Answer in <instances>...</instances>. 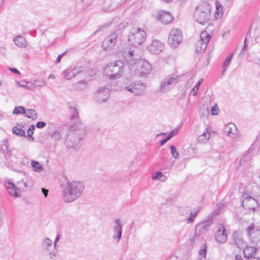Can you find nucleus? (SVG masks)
Here are the masks:
<instances>
[{
	"label": "nucleus",
	"mask_w": 260,
	"mask_h": 260,
	"mask_svg": "<svg viewBox=\"0 0 260 260\" xmlns=\"http://www.w3.org/2000/svg\"><path fill=\"white\" fill-rule=\"evenodd\" d=\"M218 108L217 106H213L211 109V113L212 115H216L218 114Z\"/></svg>",
	"instance_id": "49"
},
{
	"label": "nucleus",
	"mask_w": 260,
	"mask_h": 260,
	"mask_svg": "<svg viewBox=\"0 0 260 260\" xmlns=\"http://www.w3.org/2000/svg\"><path fill=\"white\" fill-rule=\"evenodd\" d=\"M110 90L107 87H101L96 93L95 97L99 103H102L110 97Z\"/></svg>",
	"instance_id": "15"
},
{
	"label": "nucleus",
	"mask_w": 260,
	"mask_h": 260,
	"mask_svg": "<svg viewBox=\"0 0 260 260\" xmlns=\"http://www.w3.org/2000/svg\"><path fill=\"white\" fill-rule=\"evenodd\" d=\"M12 131L14 134L18 136L22 137L25 136V133L22 129L18 128L16 126L13 127Z\"/></svg>",
	"instance_id": "35"
},
{
	"label": "nucleus",
	"mask_w": 260,
	"mask_h": 260,
	"mask_svg": "<svg viewBox=\"0 0 260 260\" xmlns=\"http://www.w3.org/2000/svg\"><path fill=\"white\" fill-rule=\"evenodd\" d=\"M179 77L178 75H173L167 77L160 83V92L164 93L168 91L179 81Z\"/></svg>",
	"instance_id": "10"
},
{
	"label": "nucleus",
	"mask_w": 260,
	"mask_h": 260,
	"mask_svg": "<svg viewBox=\"0 0 260 260\" xmlns=\"http://www.w3.org/2000/svg\"><path fill=\"white\" fill-rule=\"evenodd\" d=\"M179 77L178 75H173L167 77L160 83V92L164 93L168 91L179 81Z\"/></svg>",
	"instance_id": "9"
},
{
	"label": "nucleus",
	"mask_w": 260,
	"mask_h": 260,
	"mask_svg": "<svg viewBox=\"0 0 260 260\" xmlns=\"http://www.w3.org/2000/svg\"><path fill=\"white\" fill-rule=\"evenodd\" d=\"M46 124L43 121H39L36 123V127L38 128H42L46 126Z\"/></svg>",
	"instance_id": "50"
},
{
	"label": "nucleus",
	"mask_w": 260,
	"mask_h": 260,
	"mask_svg": "<svg viewBox=\"0 0 260 260\" xmlns=\"http://www.w3.org/2000/svg\"><path fill=\"white\" fill-rule=\"evenodd\" d=\"M125 89L132 92L134 95L141 96L146 93L147 87L145 83H142L141 81H138L126 86Z\"/></svg>",
	"instance_id": "7"
},
{
	"label": "nucleus",
	"mask_w": 260,
	"mask_h": 260,
	"mask_svg": "<svg viewBox=\"0 0 260 260\" xmlns=\"http://www.w3.org/2000/svg\"><path fill=\"white\" fill-rule=\"evenodd\" d=\"M35 129L34 125H31L28 127V129L27 130V137H28V140L33 141L34 140V138L32 136V135L34 134V130Z\"/></svg>",
	"instance_id": "36"
},
{
	"label": "nucleus",
	"mask_w": 260,
	"mask_h": 260,
	"mask_svg": "<svg viewBox=\"0 0 260 260\" xmlns=\"http://www.w3.org/2000/svg\"><path fill=\"white\" fill-rule=\"evenodd\" d=\"M115 225L114 227V234L112 238L119 242L120 240L122 233V224L119 219H117L115 221Z\"/></svg>",
	"instance_id": "17"
},
{
	"label": "nucleus",
	"mask_w": 260,
	"mask_h": 260,
	"mask_svg": "<svg viewBox=\"0 0 260 260\" xmlns=\"http://www.w3.org/2000/svg\"><path fill=\"white\" fill-rule=\"evenodd\" d=\"M42 192L44 194L45 197H47L48 195V190L44 188H42Z\"/></svg>",
	"instance_id": "56"
},
{
	"label": "nucleus",
	"mask_w": 260,
	"mask_h": 260,
	"mask_svg": "<svg viewBox=\"0 0 260 260\" xmlns=\"http://www.w3.org/2000/svg\"><path fill=\"white\" fill-rule=\"evenodd\" d=\"M126 0H113L114 3H115L116 5L117 8L121 5L123 3H124Z\"/></svg>",
	"instance_id": "52"
},
{
	"label": "nucleus",
	"mask_w": 260,
	"mask_h": 260,
	"mask_svg": "<svg viewBox=\"0 0 260 260\" xmlns=\"http://www.w3.org/2000/svg\"><path fill=\"white\" fill-rule=\"evenodd\" d=\"M26 110L23 106H19L15 107L13 111L14 114H25Z\"/></svg>",
	"instance_id": "37"
},
{
	"label": "nucleus",
	"mask_w": 260,
	"mask_h": 260,
	"mask_svg": "<svg viewBox=\"0 0 260 260\" xmlns=\"http://www.w3.org/2000/svg\"><path fill=\"white\" fill-rule=\"evenodd\" d=\"M190 210H189V209H181L180 210V213H181V214L183 216H184L185 217H187V215L188 214H189V211H190Z\"/></svg>",
	"instance_id": "51"
},
{
	"label": "nucleus",
	"mask_w": 260,
	"mask_h": 260,
	"mask_svg": "<svg viewBox=\"0 0 260 260\" xmlns=\"http://www.w3.org/2000/svg\"><path fill=\"white\" fill-rule=\"evenodd\" d=\"M235 260H242V257L240 255L237 254L235 256Z\"/></svg>",
	"instance_id": "63"
},
{
	"label": "nucleus",
	"mask_w": 260,
	"mask_h": 260,
	"mask_svg": "<svg viewBox=\"0 0 260 260\" xmlns=\"http://www.w3.org/2000/svg\"><path fill=\"white\" fill-rule=\"evenodd\" d=\"M87 83L84 81H79L73 84L74 89L77 90H83L86 87Z\"/></svg>",
	"instance_id": "29"
},
{
	"label": "nucleus",
	"mask_w": 260,
	"mask_h": 260,
	"mask_svg": "<svg viewBox=\"0 0 260 260\" xmlns=\"http://www.w3.org/2000/svg\"><path fill=\"white\" fill-rule=\"evenodd\" d=\"M59 239H60V235L58 234L56 236L55 239L54 240V247H56V243L58 242V241L59 240Z\"/></svg>",
	"instance_id": "57"
},
{
	"label": "nucleus",
	"mask_w": 260,
	"mask_h": 260,
	"mask_svg": "<svg viewBox=\"0 0 260 260\" xmlns=\"http://www.w3.org/2000/svg\"><path fill=\"white\" fill-rule=\"evenodd\" d=\"M166 260H178L177 257L175 255H172L167 258Z\"/></svg>",
	"instance_id": "62"
},
{
	"label": "nucleus",
	"mask_w": 260,
	"mask_h": 260,
	"mask_svg": "<svg viewBox=\"0 0 260 260\" xmlns=\"http://www.w3.org/2000/svg\"><path fill=\"white\" fill-rule=\"evenodd\" d=\"M164 48L163 44L157 40L152 41L151 44L148 47V51L153 54H158L162 51Z\"/></svg>",
	"instance_id": "16"
},
{
	"label": "nucleus",
	"mask_w": 260,
	"mask_h": 260,
	"mask_svg": "<svg viewBox=\"0 0 260 260\" xmlns=\"http://www.w3.org/2000/svg\"><path fill=\"white\" fill-rule=\"evenodd\" d=\"M170 149L171 151V154L172 155L173 157L175 159L178 158L179 154L176 147L174 145H171Z\"/></svg>",
	"instance_id": "40"
},
{
	"label": "nucleus",
	"mask_w": 260,
	"mask_h": 260,
	"mask_svg": "<svg viewBox=\"0 0 260 260\" xmlns=\"http://www.w3.org/2000/svg\"><path fill=\"white\" fill-rule=\"evenodd\" d=\"M119 38V34L115 32L108 36L103 42L102 47L104 50H110L112 49Z\"/></svg>",
	"instance_id": "13"
},
{
	"label": "nucleus",
	"mask_w": 260,
	"mask_h": 260,
	"mask_svg": "<svg viewBox=\"0 0 260 260\" xmlns=\"http://www.w3.org/2000/svg\"><path fill=\"white\" fill-rule=\"evenodd\" d=\"M117 8L113 0H105L103 4V9L105 11H112Z\"/></svg>",
	"instance_id": "24"
},
{
	"label": "nucleus",
	"mask_w": 260,
	"mask_h": 260,
	"mask_svg": "<svg viewBox=\"0 0 260 260\" xmlns=\"http://www.w3.org/2000/svg\"><path fill=\"white\" fill-rule=\"evenodd\" d=\"M34 82L36 83V86L39 87L44 86L46 85V82L42 79H36Z\"/></svg>",
	"instance_id": "44"
},
{
	"label": "nucleus",
	"mask_w": 260,
	"mask_h": 260,
	"mask_svg": "<svg viewBox=\"0 0 260 260\" xmlns=\"http://www.w3.org/2000/svg\"><path fill=\"white\" fill-rule=\"evenodd\" d=\"M224 132L228 136L235 138L237 136V127L234 123H228L224 127Z\"/></svg>",
	"instance_id": "21"
},
{
	"label": "nucleus",
	"mask_w": 260,
	"mask_h": 260,
	"mask_svg": "<svg viewBox=\"0 0 260 260\" xmlns=\"http://www.w3.org/2000/svg\"><path fill=\"white\" fill-rule=\"evenodd\" d=\"M169 140L167 139V138H165V139H162L160 141V145H164L165 143H167V141H168Z\"/></svg>",
	"instance_id": "59"
},
{
	"label": "nucleus",
	"mask_w": 260,
	"mask_h": 260,
	"mask_svg": "<svg viewBox=\"0 0 260 260\" xmlns=\"http://www.w3.org/2000/svg\"><path fill=\"white\" fill-rule=\"evenodd\" d=\"M157 18L161 23L164 24L170 23L173 20V17L171 14L165 11L158 12Z\"/></svg>",
	"instance_id": "19"
},
{
	"label": "nucleus",
	"mask_w": 260,
	"mask_h": 260,
	"mask_svg": "<svg viewBox=\"0 0 260 260\" xmlns=\"http://www.w3.org/2000/svg\"><path fill=\"white\" fill-rule=\"evenodd\" d=\"M243 249V253L245 258L255 257L256 248L252 246H247Z\"/></svg>",
	"instance_id": "23"
},
{
	"label": "nucleus",
	"mask_w": 260,
	"mask_h": 260,
	"mask_svg": "<svg viewBox=\"0 0 260 260\" xmlns=\"http://www.w3.org/2000/svg\"><path fill=\"white\" fill-rule=\"evenodd\" d=\"M243 200L242 204L243 207L247 210H252L253 212L255 211V207L258 205L257 198L254 199L251 196H249L247 193H244L243 195Z\"/></svg>",
	"instance_id": "12"
},
{
	"label": "nucleus",
	"mask_w": 260,
	"mask_h": 260,
	"mask_svg": "<svg viewBox=\"0 0 260 260\" xmlns=\"http://www.w3.org/2000/svg\"><path fill=\"white\" fill-rule=\"evenodd\" d=\"M178 133V129H175L173 131H172L170 133H171V135L172 136H173V137H174V136L176 135Z\"/></svg>",
	"instance_id": "60"
},
{
	"label": "nucleus",
	"mask_w": 260,
	"mask_h": 260,
	"mask_svg": "<svg viewBox=\"0 0 260 260\" xmlns=\"http://www.w3.org/2000/svg\"><path fill=\"white\" fill-rule=\"evenodd\" d=\"M153 180H159L161 181H165L166 180V177L161 172H157L152 175Z\"/></svg>",
	"instance_id": "32"
},
{
	"label": "nucleus",
	"mask_w": 260,
	"mask_h": 260,
	"mask_svg": "<svg viewBox=\"0 0 260 260\" xmlns=\"http://www.w3.org/2000/svg\"><path fill=\"white\" fill-rule=\"evenodd\" d=\"M69 110L71 114V118L72 119H78L79 117V114L77 109L75 105L70 106L69 107Z\"/></svg>",
	"instance_id": "27"
},
{
	"label": "nucleus",
	"mask_w": 260,
	"mask_h": 260,
	"mask_svg": "<svg viewBox=\"0 0 260 260\" xmlns=\"http://www.w3.org/2000/svg\"><path fill=\"white\" fill-rule=\"evenodd\" d=\"M74 73H75V76L76 75L82 72L83 71V68L81 67H79L74 68L72 70Z\"/></svg>",
	"instance_id": "46"
},
{
	"label": "nucleus",
	"mask_w": 260,
	"mask_h": 260,
	"mask_svg": "<svg viewBox=\"0 0 260 260\" xmlns=\"http://www.w3.org/2000/svg\"><path fill=\"white\" fill-rule=\"evenodd\" d=\"M256 226L253 223H251L246 229L247 233L249 237L255 238V232Z\"/></svg>",
	"instance_id": "30"
},
{
	"label": "nucleus",
	"mask_w": 260,
	"mask_h": 260,
	"mask_svg": "<svg viewBox=\"0 0 260 260\" xmlns=\"http://www.w3.org/2000/svg\"><path fill=\"white\" fill-rule=\"evenodd\" d=\"M123 63L120 60L109 62L103 67V73L110 79L121 77L124 72Z\"/></svg>",
	"instance_id": "4"
},
{
	"label": "nucleus",
	"mask_w": 260,
	"mask_h": 260,
	"mask_svg": "<svg viewBox=\"0 0 260 260\" xmlns=\"http://www.w3.org/2000/svg\"><path fill=\"white\" fill-rule=\"evenodd\" d=\"M246 40H247V38H246L245 39V40H244V46L243 47V48H242V50H241V51L242 52H243L246 49V47H247Z\"/></svg>",
	"instance_id": "58"
},
{
	"label": "nucleus",
	"mask_w": 260,
	"mask_h": 260,
	"mask_svg": "<svg viewBox=\"0 0 260 260\" xmlns=\"http://www.w3.org/2000/svg\"><path fill=\"white\" fill-rule=\"evenodd\" d=\"M70 129V133L67 136L65 144L68 148L78 150L81 146L80 141L85 134V126L80 122H77L71 126Z\"/></svg>",
	"instance_id": "3"
},
{
	"label": "nucleus",
	"mask_w": 260,
	"mask_h": 260,
	"mask_svg": "<svg viewBox=\"0 0 260 260\" xmlns=\"http://www.w3.org/2000/svg\"><path fill=\"white\" fill-rule=\"evenodd\" d=\"M25 116L29 118H31L33 120H35L37 118L38 115L36 112L35 110L32 109H28L26 110Z\"/></svg>",
	"instance_id": "28"
},
{
	"label": "nucleus",
	"mask_w": 260,
	"mask_h": 260,
	"mask_svg": "<svg viewBox=\"0 0 260 260\" xmlns=\"http://www.w3.org/2000/svg\"><path fill=\"white\" fill-rule=\"evenodd\" d=\"M215 239L218 243H224L227 240L225 229L223 225H220L215 234Z\"/></svg>",
	"instance_id": "18"
},
{
	"label": "nucleus",
	"mask_w": 260,
	"mask_h": 260,
	"mask_svg": "<svg viewBox=\"0 0 260 260\" xmlns=\"http://www.w3.org/2000/svg\"><path fill=\"white\" fill-rule=\"evenodd\" d=\"M31 165L33 170L35 172H40L43 170L42 166L37 161L32 160Z\"/></svg>",
	"instance_id": "31"
},
{
	"label": "nucleus",
	"mask_w": 260,
	"mask_h": 260,
	"mask_svg": "<svg viewBox=\"0 0 260 260\" xmlns=\"http://www.w3.org/2000/svg\"><path fill=\"white\" fill-rule=\"evenodd\" d=\"M61 138V135L58 131L54 132L51 135V138L55 141L59 140Z\"/></svg>",
	"instance_id": "43"
},
{
	"label": "nucleus",
	"mask_w": 260,
	"mask_h": 260,
	"mask_svg": "<svg viewBox=\"0 0 260 260\" xmlns=\"http://www.w3.org/2000/svg\"><path fill=\"white\" fill-rule=\"evenodd\" d=\"M28 82L25 81H21L17 83V86L27 89Z\"/></svg>",
	"instance_id": "47"
},
{
	"label": "nucleus",
	"mask_w": 260,
	"mask_h": 260,
	"mask_svg": "<svg viewBox=\"0 0 260 260\" xmlns=\"http://www.w3.org/2000/svg\"><path fill=\"white\" fill-rule=\"evenodd\" d=\"M8 192L11 196L14 197H19L20 196V189L17 188L15 184L11 182H8V185L6 186Z\"/></svg>",
	"instance_id": "22"
},
{
	"label": "nucleus",
	"mask_w": 260,
	"mask_h": 260,
	"mask_svg": "<svg viewBox=\"0 0 260 260\" xmlns=\"http://www.w3.org/2000/svg\"><path fill=\"white\" fill-rule=\"evenodd\" d=\"M211 8L209 4L203 2L197 7L194 11V20L200 24H204L210 18Z\"/></svg>",
	"instance_id": "5"
},
{
	"label": "nucleus",
	"mask_w": 260,
	"mask_h": 260,
	"mask_svg": "<svg viewBox=\"0 0 260 260\" xmlns=\"http://www.w3.org/2000/svg\"><path fill=\"white\" fill-rule=\"evenodd\" d=\"M216 7L217 13L218 14V13L220 12L219 8H221V6L219 3H217V2H216Z\"/></svg>",
	"instance_id": "61"
},
{
	"label": "nucleus",
	"mask_w": 260,
	"mask_h": 260,
	"mask_svg": "<svg viewBox=\"0 0 260 260\" xmlns=\"http://www.w3.org/2000/svg\"><path fill=\"white\" fill-rule=\"evenodd\" d=\"M213 214H210L205 220L196 225V235L199 236L209 231L210 226L213 224Z\"/></svg>",
	"instance_id": "8"
},
{
	"label": "nucleus",
	"mask_w": 260,
	"mask_h": 260,
	"mask_svg": "<svg viewBox=\"0 0 260 260\" xmlns=\"http://www.w3.org/2000/svg\"><path fill=\"white\" fill-rule=\"evenodd\" d=\"M203 79L201 78L199 80L198 82L197 83V84L194 86V87L192 89L191 91L193 93H192L193 95H196L199 90V86H200L201 84L203 82Z\"/></svg>",
	"instance_id": "39"
},
{
	"label": "nucleus",
	"mask_w": 260,
	"mask_h": 260,
	"mask_svg": "<svg viewBox=\"0 0 260 260\" xmlns=\"http://www.w3.org/2000/svg\"><path fill=\"white\" fill-rule=\"evenodd\" d=\"M244 260H258L255 257L245 258Z\"/></svg>",
	"instance_id": "64"
},
{
	"label": "nucleus",
	"mask_w": 260,
	"mask_h": 260,
	"mask_svg": "<svg viewBox=\"0 0 260 260\" xmlns=\"http://www.w3.org/2000/svg\"><path fill=\"white\" fill-rule=\"evenodd\" d=\"M250 158V157L249 155L246 154L243 156L240 160V165H242L243 162H245L247 161H248Z\"/></svg>",
	"instance_id": "45"
},
{
	"label": "nucleus",
	"mask_w": 260,
	"mask_h": 260,
	"mask_svg": "<svg viewBox=\"0 0 260 260\" xmlns=\"http://www.w3.org/2000/svg\"><path fill=\"white\" fill-rule=\"evenodd\" d=\"M206 246H204L202 247L201 249L199 251V255L200 256L201 260H204L206 258Z\"/></svg>",
	"instance_id": "38"
},
{
	"label": "nucleus",
	"mask_w": 260,
	"mask_h": 260,
	"mask_svg": "<svg viewBox=\"0 0 260 260\" xmlns=\"http://www.w3.org/2000/svg\"><path fill=\"white\" fill-rule=\"evenodd\" d=\"M84 189L82 182L78 181H70L62 185V198L65 203L72 202L82 195Z\"/></svg>",
	"instance_id": "2"
},
{
	"label": "nucleus",
	"mask_w": 260,
	"mask_h": 260,
	"mask_svg": "<svg viewBox=\"0 0 260 260\" xmlns=\"http://www.w3.org/2000/svg\"><path fill=\"white\" fill-rule=\"evenodd\" d=\"M233 55V53H230L227 56V57L225 58L224 61H223V62L222 63V68H224V69L223 70L222 74H223V73L225 71L227 67L228 66H229V64H230V62H231V59L232 58Z\"/></svg>",
	"instance_id": "33"
},
{
	"label": "nucleus",
	"mask_w": 260,
	"mask_h": 260,
	"mask_svg": "<svg viewBox=\"0 0 260 260\" xmlns=\"http://www.w3.org/2000/svg\"><path fill=\"white\" fill-rule=\"evenodd\" d=\"M67 51L64 52L63 53H62L60 55H59L56 59V60H55V63H59L60 62V60L62 58V57L67 53Z\"/></svg>",
	"instance_id": "53"
},
{
	"label": "nucleus",
	"mask_w": 260,
	"mask_h": 260,
	"mask_svg": "<svg viewBox=\"0 0 260 260\" xmlns=\"http://www.w3.org/2000/svg\"><path fill=\"white\" fill-rule=\"evenodd\" d=\"M255 232V238L260 240V225L256 227Z\"/></svg>",
	"instance_id": "48"
},
{
	"label": "nucleus",
	"mask_w": 260,
	"mask_h": 260,
	"mask_svg": "<svg viewBox=\"0 0 260 260\" xmlns=\"http://www.w3.org/2000/svg\"><path fill=\"white\" fill-rule=\"evenodd\" d=\"M49 256L50 259H53L56 256V253L54 252H50L49 254Z\"/></svg>",
	"instance_id": "55"
},
{
	"label": "nucleus",
	"mask_w": 260,
	"mask_h": 260,
	"mask_svg": "<svg viewBox=\"0 0 260 260\" xmlns=\"http://www.w3.org/2000/svg\"><path fill=\"white\" fill-rule=\"evenodd\" d=\"M62 73L64 75V78L69 80L73 78L75 76V73H74L72 70L70 71L69 69L65 70Z\"/></svg>",
	"instance_id": "34"
},
{
	"label": "nucleus",
	"mask_w": 260,
	"mask_h": 260,
	"mask_svg": "<svg viewBox=\"0 0 260 260\" xmlns=\"http://www.w3.org/2000/svg\"><path fill=\"white\" fill-rule=\"evenodd\" d=\"M182 40L181 31L179 28L173 29L168 38L169 45L173 48L177 47Z\"/></svg>",
	"instance_id": "11"
},
{
	"label": "nucleus",
	"mask_w": 260,
	"mask_h": 260,
	"mask_svg": "<svg viewBox=\"0 0 260 260\" xmlns=\"http://www.w3.org/2000/svg\"><path fill=\"white\" fill-rule=\"evenodd\" d=\"M146 33L140 27L134 28L131 31L128 41L132 44L123 51V56L129 64L135 63L141 56L140 49L137 45L142 44L145 40Z\"/></svg>",
	"instance_id": "1"
},
{
	"label": "nucleus",
	"mask_w": 260,
	"mask_h": 260,
	"mask_svg": "<svg viewBox=\"0 0 260 260\" xmlns=\"http://www.w3.org/2000/svg\"><path fill=\"white\" fill-rule=\"evenodd\" d=\"M198 212V211H197L194 213H193L190 210L189 213V216L187 219L189 223H191L193 222L194 218L197 215Z\"/></svg>",
	"instance_id": "42"
},
{
	"label": "nucleus",
	"mask_w": 260,
	"mask_h": 260,
	"mask_svg": "<svg viewBox=\"0 0 260 260\" xmlns=\"http://www.w3.org/2000/svg\"><path fill=\"white\" fill-rule=\"evenodd\" d=\"M233 237L235 243L240 249H244L247 246L246 242L244 241L242 236L239 232H234Z\"/></svg>",
	"instance_id": "20"
},
{
	"label": "nucleus",
	"mask_w": 260,
	"mask_h": 260,
	"mask_svg": "<svg viewBox=\"0 0 260 260\" xmlns=\"http://www.w3.org/2000/svg\"><path fill=\"white\" fill-rule=\"evenodd\" d=\"M137 64L138 67H140L141 70L140 72L142 76L149 74L152 70L151 65L147 61L141 60V57L135 63H134V64Z\"/></svg>",
	"instance_id": "14"
},
{
	"label": "nucleus",
	"mask_w": 260,
	"mask_h": 260,
	"mask_svg": "<svg viewBox=\"0 0 260 260\" xmlns=\"http://www.w3.org/2000/svg\"><path fill=\"white\" fill-rule=\"evenodd\" d=\"M210 137V133L207 128L206 129L202 134L199 136L198 142L200 143L205 144L207 142Z\"/></svg>",
	"instance_id": "25"
},
{
	"label": "nucleus",
	"mask_w": 260,
	"mask_h": 260,
	"mask_svg": "<svg viewBox=\"0 0 260 260\" xmlns=\"http://www.w3.org/2000/svg\"><path fill=\"white\" fill-rule=\"evenodd\" d=\"M213 25L209 24L206 29L202 31L200 35V39L196 43V51L199 53H203L206 50L207 44L212 37L210 30Z\"/></svg>",
	"instance_id": "6"
},
{
	"label": "nucleus",
	"mask_w": 260,
	"mask_h": 260,
	"mask_svg": "<svg viewBox=\"0 0 260 260\" xmlns=\"http://www.w3.org/2000/svg\"><path fill=\"white\" fill-rule=\"evenodd\" d=\"M52 244V241L48 238H46L43 242V246L46 249H48L49 247H51Z\"/></svg>",
	"instance_id": "41"
},
{
	"label": "nucleus",
	"mask_w": 260,
	"mask_h": 260,
	"mask_svg": "<svg viewBox=\"0 0 260 260\" xmlns=\"http://www.w3.org/2000/svg\"><path fill=\"white\" fill-rule=\"evenodd\" d=\"M13 41L15 44L19 47H25L26 46V42L25 38L21 36L15 37Z\"/></svg>",
	"instance_id": "26"
},
{
	"label": "nucleus",
	"mask_w": 260,
	"mask_h": 260,
	"mask_svg": "<svg viewBox=\"0 0 260 260\" xmlns=\"http://www.w3.org/2000/svg\"><path fill=\"white\" fill-rule=\"evenodd\" d=\"M9 70L11 72L14 73L16 74H18V75L20 74V72L17 69H16L15 68H9Z\"/></svg>",
	"instance_id": "54"
}]
</instances>
